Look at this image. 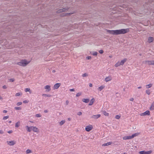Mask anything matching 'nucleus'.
I'll return each instance as SVG.
<instances>
[{
  "label": "nucleus",
  "instance_id": "nucleus-1",
  "mask_svg": "<svg viewBox=\"0 0 154 154\" xmlns=\"http://www.w3.org/2000/svg\"><path fill=\"white\" fill-rule=\"evenodd\" d=\"M129 32L128 29H121L119 30H108L107 32L109 34L112 35H119L124 34Z\"/></svg>",
  "mask_w": 154,
  "mask_h": 154
},
{
  "label": "nucleus",
  "instance_id": "nucleus-2",
  "mask_svg": "<svg viewBox=\"0 0 154 154\" xmlns=\"http://www.w3.org/2000/svg\"><path fill=\"white\" fill-rule=\"evenodd\" d=\"M29 63V62L26 60H22L20 62H18L17 64L19 66H26Z\"/></svg>",
  "mask_w": 154,
  "mask_h": 154
},
{
  "label": "nucleus",
  "instance_id": "nucleus-3",
  "mask_svg": "<svg viewBox=\"0 0 154 154\" xmlns=\"http://www.w3.org/2000/svg\"><path fill=\"white\" fill-rule=\"evenodd\" d=\"M69 8L68 7L63 8V9H60L58 10L57 11V13H60L66 11H67L69 9Z\"/></svg>",
  "mask_w": 154,
  "mask_h": 154
},
{
  "label": "nucleus",
  "instance_id": "nucleus-4",
  "mask_svg": "<svg viewBox=\"0 0 154 154\" xmlns=\"http://www.w3.org/2000/svg\"><path fill=\"white\" fill-rule=\"evenodd\" d=\"M150 114V112L149 111L147 110L143 113H142L140 114V115L141 116H149Z\"/></svg>",
  "mask_w": 154,
  "mask_h": 154
},
{
  "label": "nucleus",
  "instance_id": "nucleus-5",
  "mask_svg": "<svg viewBox=\"0 0 154 154\" xmlns=\"http://www.w3.org/2000/svg\"><path fill=\"white\" fill-rule=\"evenodd\" d=\"M93 128L92 125H89L87 126L85 128V130L87 131H91Z\"/></svg>",
  "mask_w": 154,
  "mask_h": 154
},
{
  "label": "nucleus",
  "instance_id": "nucleus-6",
  "mask_svg": "<svg viewBox=\"0 0 154 154\" xmlns=\"http://www.w3.org/2000/svg\"><path fill=\"white\" fill-rule=\"evenodd\" d=\"M145 63H148V65H154V60H146L145 61Z\"/></svg>",
  "mask_w": 154,
  "mask_h": 154
},
{
  "label": "nucleus",
  "instance_id": "nucleus-7",
  "mask_svg": "<svg viewBox=\"0 0 154 154\" xmlns=\"http://www.w3.org/2000/svg\"><path fill=\"white\" fill-rule=\"evenodd\" d=\"M7 143L10 146H13L16 143L14 141L12 140L11 141H7Z\"/></svg>",
  "mask_w": 154,
  "mask_h": 154
},
{
  "label": "nucleus",
  "instance_id": "nucleus-8",
  "mask_svg": "<svg viewBox=\"0 0 154 154\" xmlns=\"http://www.w3.org/2000/svg\"><path fill=\"white\" fill-rule=\"evenodd\" d=\"M32 126L29 127L28 125H26L25 126V128H26V130L27 131L30 132L32 131Z\"/></svg>",
  "mask_w": 154,
  "mask_h": 154
},
{
  "label": "nucleus",
  "instance_id": "nucleus-9",
  "mask_svg": "<svg viewBox=\"0 0 154 154\" xmlns=\"http://www.w3.org/2000/svg\"><path fill=\"white\" fill-rule=\"evenodd\" d=\"M100 114L94 115H93L91 116V118L94 119H97L98 118L100 117Z\"/></svg>",
  "mask_w": 154,
  "mask_h": 154
},
{
  "label": "nucleus",
  "instance_id": "nucleus-10",
  "mask_svg": "<svg viewBox=\"0 0 154 154\" xmlns=\"http://www.w3.org/2000/svg\"><path fill=\"white\" fill-rule=\"evenodd\" d=\"M32 130L34 132H38L39 131L38 129L36 127L32 126Z\"/></svg>",
  "mask_w": 154,
  "mask_h": 154
},
{
  "label": "nucleus",
  "instance_id": "nucleus-11",
  "mask_svg": "<svg viewBox=\"0 0 154 154\" xmlns=\"http://www.w3.org/2000/svg\"><path fill=\"white\" fill-rule=\"evenodd\" d=\"M60 83H57L55 84L54 85V88L55 89H58L60 85Z\"/></svg>",
  "mask_w": 154,
  "mask_h": 154
},
{
  "label": "nucleus",
  "instance_id": "nucleus-12",
  "mask_svg": "<svg viewBox=\"0 0 154 154\" xmlns=\"http://www.w3.org/2000/svg\"><path fill=\"white\" fill-rule=\"evenodd\" d=\"M132 139L131 136H125L123 137V139L124 140H128Z\"/></svg>",
  "mask_w": 154,
  "mask_h": 154
},
{
  "label": "nucleus",
  "instance_id": "nucleus-13",
  "mask_svg": "<svg viewBox=\"0 0 154 154\" xmlns=\"http://www.w3.org/2000/svg\"><path fill=\"white\" fill-rule=\"evenodd\" d=\"M127 59L125 58L123 60L121 61L120 62V64L121 65H123L127 61Z\"/></svg>",
  "mask_w": 154,
  "mask_h": 154
},
{
  "label": "nucleus",
  "instance_id": "nucleus-14",
  "mask_svg": "<svg viewBox=\"0 0 154 154\" xmlns=\"http://www.w3.org/2000/svg\"><path fill=\"white\" fill-rule=\"evenodd\" d=\"M112 79V77L110 76H109L106 78L105 80L106 82H109L111 81Z\"/></svg>",
  "mask_w": 154,
  "mask_h": 154
},
{
  "label": "nucleus",
  "instance_id": "nucleus-15",
  "mask_svg": "<svg viewBox=\"0 0 154 154\" xmlns=\"http://www.w3.org/2000/svg\"><path fill=\"white\" fill-rule=\"evenodd\" d=\"M94 101H95L94 99V98H92V99H91V100L90 102L89 103L88 105L89 106L92 105L93 104V103L94 102Z\"/></svg>",
  "mask_w": 154,
  "mask_h": 154
},
{
  "label": "nucleus",
  "instance_id": "nucleus-16",
  "mask_svg": "<svg viewBox=\"0 0 154 154\" xmlns=\"http://www.w3.org/2000/svg\"><path fill=\"white\" fill-rule=\"evenodd\" d=\"M153 40L154 39L152 37H149L148 38V42L149 43L152 42Z\"/></svg>",
  "mask_w": 154,
  "mask_h": 154
},
{
  "label": "nucleus",
  "instance_id": "nucleus-17",
  "mask_svg": "<svg viewBox=\"0 0 154 154\" xmlns=\"http://www.w3.org/2000/svg\"><path fill=\"white\" fill-rule=\"evenodd\" d=\"M45 89H48V91H50L51 90V88H50V86L49 85H47L45 86Z\"/></svg>",
  "mask_w": 154,
  "mask_h": 154
},
{
  "label": "nucleus",
  "instance_id": "nucleus-18",
  "mask_svg": "<svg viewBox=\"0 0 154 154\" xmlns=\"http://www.w3.org/2000/svg\"><path fill=\"white\" fill-rule=\"evenodd\" d=\"M90 100L88 99L84 98L82 99V101L85 103H88L89 102Z\"/></svg>",
  "mask_w": 154,
  "mask_h": 154
},
{
  "label": "nucleus",
  "instance_id": "nucleus-19",
  "mask_svg": "<svg viewBox=\"0 0 154 154\" xmlns=\"http://www.w3.org/2000/svg\"><path fill=\"white\" fill-rule=\"evenodd\" d=\"M112 142H109L107 143H104L102 145V146H109L111 145L112 144Z\"/></svg>",
  "mask_w": 154,
  "mask_h": 154
},
{
  "label": "nucleus",
  "instance_id": "nucleus-20",
  "mask_svg": "<svg viewBox=\"0 0 154 154\" xmlns=\"http://www.w3.org/2000/svg\"><path fill=\"white\" fill-rule=\"evenodd\" d=\"M152 86V84H149L148 85H146V88H149Z\"/></svg>",
  "mask_w": 154,
  "mask_h": 154
},
{
  "label": "nucleus",
  "instance_id": "nucleus-21",
  "mask_svg": "<svg viewBox=\"0 0 154 154\" xmlns=\"http://www.w3.org/2000/svg\"><path fill=\"white\" fill-rule=\"evenodd\" d=\"M150 110H153L154 109V103H152L151 106L149 108Z\"/></svg>",
  "mask_w": 154,
  "mask_h": 154
},
{
  "label": "nucleus",
  "instance_id": "nucleus-22",
  "mask_svg": "<svg viewBox=\"0 0 154 154\" xmlns=\"http://www.w3.org/2000/svg\"><path fill=\"white\" fill-rule=\"evenodd\" d=\"M104 88V86H100L98 87V90L100 91H101V90H102Z\"/></svg>",
  "mask_w": 154,
  "mask_h": 154
},
{
  "label": "nucleus",
  "instance_id": "nucleus-23",
  "mask_svg": "<svg viewBox=\"0 0 154 154\" xmlns=\"http://www.w3.org/2000/svg\"><path fill=\"white\" fill-rule=\"evenodd\" d=\"M25 91L26 92H29L30 93H31L30 90L29 88H26L25 89Z\"/></svg>",
  "mask_w": 154,
  "mask_h": 154
},
{
  "label": "nucleus",
  "instance_id": "nucleus-24",
  "mask_svg": "<svg viewBox=\"0 0 154 154\" xmlns=\"http://www.w3.org/2000/svg\"><path fill=\"white\" fill-rule=\"evenodd\" d=\"M65 122V120H62L61 122H60L59 123L60 125H63Z\"/></svg>",
  "mask_w": 154,
  "mask_h": 154
},
{
  "label": "nucleus",
  "instance_id": "nucleus-25",
  "mask_svg": "<svg viewBox=\"0 0 154 154\" xmlns=\"http://www.w3.org/2000/svg\"><path fill=\"white\" fill-rule=\"evenodd\" d=\"M103 114L106 116H109V114L107 113L105 111H103Z\"/></svg>",
  "mask_w": 154,
  "mask_h": 154
},
{
  "label": "nucleus",
  "instance_id": "nucleus-26",
  "mask_svg": "<svg viewBox=\"0 0 154 154\" xmlns=\"http://www.w3.org/2000/svg\"><path fill=\"white\" fill-rule=\"evenodd\" d=\"M42 96H44L45 97H51V95L50 94H43L42 95Z\"/></svg>",
  "mask_w": 154,
  "mask_h": 154
},
{
  "label": "nucleus",
  "instance_id": "nucleus-27",
  "mask_svg": "<svg viewBox=\"0 0 154 154\" xmlns=\"http://www.w3.org/2000/svg\"><path fill=\"white\" fill-rule=\"evenodd\" d=\"M138 135V133H135L134 134H133L132 135H131L132 138H133L134 137H136Z\"/></svg>",
  "mask_w": 154,
  "mask_h": 154
},
{
  "label": "nucleus",
  "instance_id": "nucleus-28",
  "mask_svg": "<svg viewBox=\"0 0 154 154\" xmlns=\"http://www.w3.org/2000/svg\"><path fill=\"white\" fill-rule=\"evenodd\" d=\"M20 125V122H17L15 124V127L16 128L18 127Z\"/></svg>",
  "mask_w": 154,
  "mask_h": 154
},
{
  "label": "nucleus",
  "instance_id": "nucleus-29",
  "mask_svg": "<svg viewBox=\"0 0 154 154\" xmlns=\"http://www.w3.org/2000/svg\"><path fill=\"white\" fill-rule=\"evenodd\" d=\"M121 65L120 64V63L119 62H118L117 63H116L115 64V66L116 67H118L119 66H120Z\"/></svg>",
  "mask_w": 154,
  "mask_h": 154
},
{
  "label": "nucleus",
  "instance_id": "nucleus-30",
  "mask_svg": "<svg viewBox=\"0 0 154 154\" xmlns=\"http://www.w3.org/2000/svg\"><path fill=\"white\" fill-rule=\"evenodd\" d=\"M14 109L16 110H21V107H14Z\"/></svg>",
  "mask_w": 154,
  "mask_h": 154
},
{
  "label": "nucleus",
  "instance_id": "nucleus-31",
  "mask_svg": "<svg viewBox=\"0 0 154 154\" xmlns=\"http://www.w3.org/2000/svg\"><path fill=\"white\" fill-rule=\"evenodd\" d=\"M152 150H149L147 151H146L145 154H150L152 152Z\"/></svg>",
  "mask_w": 154,
  "mask_h": 154
},
{
  "label": "nucleus",
  "instance_id": "nucleus-32",
  "mask_svg": "<svg viewBox=\"0 0 154 154\" xmlns=\"http://www.w3.org/2000/svg\"><path fill=\"white\" fill-rule=\"evenodd\" d=\"M146 93L148 95H149L150 94V90L149 89L146 90Z\"/></svg>",
  "mask_w": 154,
  "mask_h": 154
},
{
  "label": "nucleus",
  "instance_id": "nucleus-33",
  "mask_svg": "<svg viewBox=\"0 0 154 154\" xmlns=\"http://www.w3.org/2000/svg\"><path fill=\"white\" fill-rule=\"evenodd\" d=\"M146 151H140L139 152V153L140 154H145Z\"/></svg>",
  "mask_w": 154,
  "mask_h": 154
},
{
  "label": "nucleus",
  "instance_id": "nucleus-34",
  "mask_svg": "<svg viewBox=\"0 0 154 154\" xmlns=\"http://www.w3.org/2000/svg\"><path fill=\"white\" fill-rule=\"evenodd\" d=\"M26 152L27 154H29L31 152V150L29 149H27L26 151Z\"/></svg>",
  "mask_w": 154,
  "mask_h": 154
},
{
  "label": "nucleus",
  "instance_id": "nucleus-35",
  "mask_svg": "<svg viewBox=\"0 0 154 154\" xmlns=\"http://www.w3.org/2000/svg\"><path fill=\"white\" fill-rule=\"evenodd\" d=\"M82 94V93L81 92H79V93H78L76 94V97H79V96H80Z\"/></svg>",
  "mask_w": 154,
  "mask_h": 154
},
{
  "label": "nucleus",
  "instance_id": "nucleus-36",
  "mask_svg": "<svg viewBox=\"0 0 154 154\" xmlns=\"http://www.w3.org/2000/svg\"><path fill=\"white\" fill-rule=\"evenodd\" d=\"M9 116H6L3 117V119L4 120H6L9 118Z\"/></svg>",
  "mask_w": 154,
  "mask_h": 154
},
{
  "label": "nucleus",
  "instance_id": "nucleus-37",
  "mask_svg": "<svg viewBox=\"0 0 154 154\" xmlns=\"http://www.w3.org/2000/svg\"><path fill=\"white\" fill-rule=\"evenodd\" d=\"M71 14L70 13H65V14H61L62 15L61 16H66V15H69Z\"/></svg>",
  "mask_w": 154,
  "mask_h": 154
},
{
  "label": "nucleus",
  "instance_id": "nucleus-38",
  "mask_svg": "<svg viewBox=\"0 0 154 154\" xmlns=\"http://www.w3.org/2000/svg\"><path fill=\"white\" fill-rule=\"evenodd\" d=\"M41 116V115L39 114H37L35 115V116L36 117H40Z\"/></svg>",
  "mask_w": 154,
  "mask_h": 154
},
{
  "label": "nucleus",
  "instance_id": "nucleus-39",
  "mask_svg": "<svg viewBox=\"0 0 154 154\" xmlns=\"http://www.w3.org/2000/svg\"><path fill=\"white\" fill-rule=\"evenodd\" d=\"M98 53L97 52H95L93 53V55L94 56H97V55Z\"/></svg>",
  "mask_w": 154,
  "mask_h": 154
},
{
  "label": "nucleus",
  "instance_id": "nucleus-40",
  "mask_svg": "<svg viewBox=\"0 0 154 154\" xmlns=\"http://www.w3.org/2000/svg\"><path fill=\"white\" fill-rule=\"evenodd\" d=\"M120 118V116L118 115H116L115 116V118L117 119H119Z\"/></svg>",
  "mask_w": 154,
  "mask_h": 154
},
{
  "label": "nucleus",
  "instance_id": "nucleus-41",
  "mask_svg": "<svg viewBox=\"0 0 154 154\" xmlns=\"http://www.w3.org/2000/svg\"><path fill=\"white\" fill-rule=\"evenodd\" d=\"M88 76V74H87L86 73H85L82 74V77H86Z\"/></svg>",
  "mask_w": 154,
  "mask_h": 154
},
{
  "label": "nucleus",
  "instance_id": "nucleus-42",
  "mask_svg": "<svg viewBox=\"0 0 154 154\" xmlns=\"http://www.w3.org/2000/svg\"><path fill=\"white\" fill-rule=\"evenodd\" d=\"M22 104V103L21 102H19L17 103V105L18 106H20Z\"/></svg>",
  "mask_w": 154,
  "mask_h": 154
},
{
  "label": "nucleus",
  "instance_id": "nucleus-43",
  "mask_svg": "<svg viewBox=\"0 0 154 154\" xmlns=\"http://www.w3.org/2000/svg\"><path fill=\"white\" fill-rule=\"evenodd\" d=\"M9 81L10 82H13L14 81V79H10L9 80Z\"/></svg>",
  "mask_w": 154,
  "mask_h": 154
},
{
  "label": "nucleus",
  "instance_id": "nucleus-44",
  "mask_svg": "<svg viewBox=\"0 0 154 154\" xmlns=\"http://www.w3.org/2000/svg\"><path fill=\"white\" fill-rule=\"evenodd\" d=\"M99 53L101 54H103V51L102 50H100L99 51Z\"/></svg>",
  "mask_w": 154,
  "mask_h": 154
},
{
  "label": "nucleus",
  "instance_id": "nucleus-45",
  "mask_svg": "<svg viewBox=\"0 0 154 154\" xmlns=\"http://www.w3.org/2000/svg\"><path fill=\"white\" fill-rule=\"evenodd\" d=\"M82 112H79L77 113V115L79 116H81L82 115Z\"/></svg>",
  "mask_w": 154,
  "mask_h": 154
},
{
  "label": "nucleus",
  "instance_id": "nucleus-46",
  "mask_svg": "<svg viewBox=\"0 0 154 154\" xmlns=\"http://www.w3.org/2000/svg\"><path fill=\"white\" fill-rule=\"evenodd\" d=\"M86 59L87 60H90L91 59V56H88L86 57Z\"/></svg>",
  "mask_w": 154,
  "mask_h": 154
},
{
  "label": "nucleus",
  "instance_id": "nucleus-47",
  "mask_svg": "<svg viewBox=\"0 0 154 154\" xmlns=\"http://www.w3.org/2000/svg\"><path fill=\"white\" fill-rule=\"evenodd\" d=\"M20 95V94L19 93H17L16 94L15 96H19Z\"/></svg>",
  "mask_w": 154,
  "mask_h": 154
},
{
  "label": "nucleus",
  "instance_id": "nucleus-48",
  "mask_svg": "<svg viewBox=\"0 0 154 154\" xmlns=\"http://www.w3.org/2000/svg\"><path fill=\"white\" fill-rule=\"evenodd\" d=\"M12 132H13V131L12 130L8 131V133L9 134H11V133H12Z\"/></svg>",
  "mask_w": 154,
  "mask_h": 154
},
{
  "label": "nucleus",
  "instance_id": "nucleus-49",
  "mask_svg": "<svg viewBox=\"0 0 154 154\" xmlns=\"http://www.w3.org/2000/svg\"><path fill=\"white\" fill-rule=\"evenodd\" d=\"M69 91H75V89L74 88L70 89H69Z\"/></svg>",
  "mask_w": 154,
  "mask_h": 154
},
{
  "label": "nucleus",
  "instance_id": "nucleus-50",
  "mask_svg": "<svg viewBox=\"0 0 154 154\" xmlns=\"http://www.w3.org/2000/svg\"><path fill=\"white\" fill-rule=\"evenodd\" d=\"M69 103V101H68V100H66V105H68V104Z\"/></svg>",
  "mask_w": 154,
  "mask_h": 154
},
{
  "label": "nucleus",
  "instance_id": "nucleus-51",
  "mask_svg": "<svg viewBox=\"0 0 154 154\" xmlns=\"http://www.w3.org/2000/svg\"><path fill=\"white\" fill-rule=\"evenodd\" d=\"M2 88L3 89H6L7 88V87L6 85H4L3 86Z\"/></svg>",
  "mask_w": 154,
  "mask_h": 154
},
{
  "label": "nucleus",
  "instance_id": "nucleus-52",
  "mask_svg": "<svg viewBox=\"0 0 154 154\" xmlns=\"http://www.w3.org/2000/svg\"><path fill=\"white\" fill-rule=\"evenodd\" d=\"M4 133V132L2 130H0V134H3Z\"/></svg>",
  "mask_w": 154,
  "mask_h": 154
},
{
  "label": "nucleus",
  "instance_id": "nucleus-53",
  "mask_svg": "<svg viewBox=\"0 0 154 154\" xmlns=\"http://www.w3.org/2000/svg\"><path fill=\"white\" fill-rule=\"evenodd\" d=\"M23 103H28V101L26 100H25L23 101Z\"/></svg>",
  "mask_w": 154,
  "mask_h": 154
},
{
  "label": "nucleus",
  "instance_id": "nucleus-54",
  "mask_svg": "<svg viewBox=\"0 0 154 154\" xmlns=\"http://www.w3.org/2000/svg\"><path fill=\"white\" fill-rule=\"evenodd\" d=\"M44 112L45 113H47L48 112V110L47 109H46L44 110Z\"/></svg>",
  "mask_w": 154,
  "mask_h": 154
},
{
  "label": "nucleus",
  "instance_id": "nucleus-55",
  "mask_svg": "<svg viewBox=\"0 0 154 154\" xmlns=\"http://www.w3.org/2000/svg\"><path fill=\"white\" fill-rule=\"evenodd\" d=\"M6 40L5 39L3 40V41H0V44L2 43L3 42H4V41H5Z\"/></svg>",
  "mask_w": 154,
  "mask_h": 154
},
{
  "label": "nucleus",
  "instance_id": "nucleus-56",
  "mask_svg": "<svg viewBox=\"0 0 154 154\" xmlns=\"http://www.w3.org/2000/svg\"><path fill=\"white\" fill-rule=\"evenodd\" d=\"M134 98H131L130 99V100L131 101H133L134 100Z\"/></svg>",
  "mask_w": 154,
  "mask_h": 154
},
{
  "label": "nucleus",
  "instance_id": "nucleus-57",
  "mask_svg": "<svg viewBox=\"0 0 154 154\" xmlns=\"http://www.w3.org/2000/svg\"><path fill=\"white\" fill-rule=\"evenodd\" d=\"M89 86L90 87H92V84L91 83H89Z\"/></svg>",
  "mask_w": 154,
  "mask_h": 154
},
{
  "label": "nucleus",
  "instance_id": "nucleus-58",
  "mask_svg": "<svg viewBox=\"0 0 154 154\" xmlns=\"http://www.w3.org/2000/svg\"><path fill=\"white\" fill-rule=\"evenodd\" d=\"M7 112V111L6 110H4L3 111V112L5 113H6Z\"/></svg>",
  "mask_w": 154,
  "mask_h": 154
},
{
  "label": "nucleus",
  "instance_id": "nucleus-59",
  "mask_svg": "<svg viewBox=\"0 0 154 154\" xmlns=\"http://www.w3.org/2000/svg\"><path fill=\"white\" fill-rule=\"evenodd\" d=\"M142 88V87L141 86H139V87H137V88L138 89H140V88Z\"/></svg>",
  "mask_w": 154,
  "mask_h": 154
},
{
  "label": "nucleus",
  "instance_id": "nucleus-60",
  "mask_svg": "<svg viewBox=\"0 0 154 154\" xmlns=\"http://www.w3.org/2000/svg\"><path fill=\"white\" fill-rule=\"evenodd\" d=\"M56 72V71H55V70H53L52 71V72H53V73H54V72Z\"/></svg>",
  "mask_w": 154,
  "mask_h": 154
},
{
  "label": "nucleus",
  "instance_id": "nucleus-61",
  "mask_svg": "<svg viewBox=\"0 0 154 154\" xmlns=\"http://www.w3.org/2000/svg\"><path fill=\"white\" fill-rule=\"evenodd\" d=\"M8 122L10 123H11V121H8Z\"/></svg>",
  "mask_w": 154,
  "mask_h": 154
},
{
  "label": "nucleus",
  "instance_id": "nucleus-62",
  "mask_svg": "<svg viewBox=\"0 0 154 154\" xmlns=\"http://www.w3.org/2000/svg\"><path fill=\"white\" fill-rule=\"evenodd\" d=\"M152 4H153L154 5V1L152 2Z\"/></svg>",
  "mask_w": 154,
  "mask_h": 154
},
{
  "label": "nucleus",
  "instance_id": "nucleus-63",
  "mask_svg": "<svg viewBox=\"0 0 154 154\" xmlns=\"http://www.w3.org/2000/svg\"><path fill=\"white\" fill-rule=\"evenodd\" d=\"M68 120H70V118H68Z\"/></svg>",
  "mask_w": 154,
  "mask_h": 154
},
{
  "label": "nucleus",
  "instance_id": "nucleus-64",
  "mask_svg": "<svg viewBox=\"0 0 154 154\" xmlns=\"http://www.w3.org/2000/svg\"><path fill=\"white\" fill-rule=\"evenodd\" d=\"M30 122L32 123H33V122L32 121H30Z\"/></svg>",
  "mask_w": 154,
  "mask_h": 154
}]
</instances>
